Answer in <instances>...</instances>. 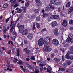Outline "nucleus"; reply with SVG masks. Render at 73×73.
I'll use <instances>...</instances> for the list:
<instances>
[{"instance_id": "35", "label": "nucleus", "mask_w": 73, "mask_h": 73, "mask_svg": "<svg viewBox=\"0 0 73 73\" xmlns=\"http://www.w3.org/2000/svg\"><path fill=\"white\" fill-rule=\"evenodd\" d=\"M50 7L51 9H54V6H53L50 5Z\"/></svg>"}, {"instance_id": "27", "label": "nucleus", "mask_w": 73, "mask_h": 73, "mask_svg": "<svg viewBox=\"0 0 73 73\" xmlns=\"http://www.w3.org/2000/svg\"><path fill=\"white\" fill-rule=\"evenodd\" d=\"M60 4H61L60 2H56L55 3V5H60Z\"/></svg>"}, {"instance_id": "34", "label": "nucleus", "mask_w": 73, "mask_h": 73, "mask_svg": "<svg viewBox=\"0 0 73 73\" xmlns=\"http://www.w3.org/2000/svg\"><path fill=\"white\" fill-rule=\"evenodd\" d=\"M58 32V29L57 28L55 29L54 30V32Z\"/></svg>"}, {"instance_id": "61", "label": "nucleus", "mask_w": 73, "mask_h": 73, "mask_svg": "<svg viewBox=\"0 0 73 73\" xmlns=\"http://www.w3.org/2000/svg\"><path fill=\"white\" fill-rule=\"evenodd\" d=\"M7 70H9V71H12V69H10L9 70V68H7Z\"/></svg>"}, {"instance_id": "3", "label": "nucleus", "mask_w": 73, "mask_h": 73, "mask_svg": "<svg viewBox=\"0 0 73 73\" xmlns=\"http://www.w3.org/2000/svg\"><path fill=\"white\" fill-rule=\"evenodd\" d=\"M52 43L54 45H55L56 46H57L59 44V42L58 40L54 39L52 41Z\"/></svg>"}, {"instance_id": "38", "label": "nucleus", "mask_w": 73, "mask_h": 73, "mask_svg": "<svg viewBox=\"0 0 73 73\" xmlns=\"http://www.w3.org/2000/svg\"><path fill=\"white\" fill-rule=\"evenodd\" d=\"M19 5V4H15L14 5V8H16L17 7H18Z\"/></svg>"}, {"instance_id": "8", "label": "nucleus", "mask_w": 73, "mask_h": 73, "mask_svg": "<svg viewBox=\"0 0 73 73\" xmlns=\"http://www.w3.org/2000/svg\"><path fill=\"white\" fill-rule=\"evenodd\" d=\"M58 25V24L56 21H54L51 23V25L53 27H54L57 26Z\"/></svg>"}, {"instance_id": "9", "label": "nucleus", "mask_w": 73, "mask_h": 73, "mask_svg": "<svg viewBox=\"0 0 73 73\" xmlns=\"http://www.w3.org/2000/svg\"><path fill=\"white\" fill-rule=\"evenodd\" d=\"M52 50V48H50L47 47L45 48V51L47 53H49Z\"/></svg>"}, {"instance_id": "5", "label": "nucleus", "mask_w": 73, "mask_h": 73, "mask_svg": "<svg viewBox=\"0 0 73 73\" xmlns=\"http://www.w3.org/2000/svg\"><path fill=\"white\" fill-rule=\"evenodd\" d=\"M24 26L23 25H20L19 27V32L21 33V31L24 29Z\"/></svg>"}, {"instance_id": "31", "label": "nucleus", "mask_w": 73, "mask_h": 73, "mask_svg": "<svg viewBox=\"0 0 73 73\" xmlns=\"http://www.w3.org/2000/svg\"><path fill=\"white\" fill-rule=\"evenodd\" d=\"M29 6V3L27 2L25 4V7H28Z\"/></svg>"}, {"instance_id": "22", "label": "nucleus", "mask_w": 73, "mask_h": 73, "mask_svg": "<svg viewBox=\"0 0 73 73\" xmlns=\"http://www.w3.org/2000/svg\"><path fill=\"white\" fill-rule=\"evenodd\" d=\"M34 12L35 13H39V10L38 9H35L34 10Z\"/></svg>"}, {"instance_id": "16", "label": "nucleus", "mask_w": 73, "mask_h": 73, "mask_svg": "<svg viewBox=\"0 0 73 73\" xmlns=\"http://www.w3.org/2000/svg\"><path fill=\"white\" fill-rule=\"evenodd\" d=\"M21 8L23 9V10H24V12H26V10H27V7H25L24 6H22L21 7Z\"/></svg>"}, {"instance_id": "25", "label": "nucleus", "mask_w": 73, "mask_h": 73, "mask_svg": "<svg viewBox=\"0 0 73 73\" xmlns=\"http://www.w3.org/2000/svg\"><path fill=\"white\" fill-rule=\"evenodd\" d=\"M50 10V8L48 7H46L45 11L46 12H48V11H49Z\"/></svg>"}, {"instance_id": "6", "label": "nucleus", "mask_w": 73, "mask_h": 73, "mask_svg": "<svg viewBox=\"0 0 73 73\" xmlns=\"http://www.w3.org/2000/svg\"><path fill=\"white\" fill-rule=\"evenodd\" d=\"M62 25L64 27H67V25H68V23L66 20H64L63 21Z\"/></svg>"}, {"instance_id": "47", "label": "nucleus", "mask_w": 73, "mask_h": 73, "mask_svg": "<svg viewBox=\"0 0 73 73\" xmlns=\"http://www.w3.org/2000/svg\"><path fill=\"white\" fill-rule=\"evenodd\" d=\"M61 51H62V52L63 53H64L65 52V49H61Z\"/></svg>"}, {"instance_id": "21", "label": "nucleus", "mask_w": 73, "mask_h": 73, "mask_svg": "<svg viewBox=\"0 0 73 73\" xmlns=\"http://www.w3.org/2000/svg\"><path fill=\"white\" fill-rule=\"evenodd\" d=\"M35 73H39V69L37 68H35Z\"/></svg>"}, {"instance_id": "28", "label": "nucleus", "mask_w": 73, "mask_h": 73, "mask_svg": "<svg viewBox=\"0 0 73 73\" xmlns=\"http://www.w3.org/2000/svg\"><path fill=\"white\" fill-rule=\"evenodd\" d=\"M69 24L70 25H73V20H71L69 22Z\"/></svg>"}, {"instance_id": "57", "label": "nucleus", "mask_w": 73, "mask_h": 73, "mask_svg": "<svg viewBox=\"0 0 73 73\" xmlns=\"http://www.w3.org/2000/svg\"><path fill=\"white\" fill-rule=\"evenodd\" d=\"M61 70L62 71H65V69H64V68H62L61 69Z\"/></svg>"}, {"instance_id": "26", "label": "nucleus", "mask_w": 73, "mask_h": 73, "mask_svg": "<svg viewBox=\"0 0 73 73\" xmlns=\"http://www.w3.org/2000/svg\"><path fill=\"white\" fill-rule=\"evenodd\" d=\"M49 16V15L46 14H43V17L44 18H45V17H47V16Z\"/></svg>"}, {"instance_id": "24", "label": "nucleus", "mask_w": 73, "mask_h": 73, "mask_svg": "<svg viewBox=\"0 0 73 73\" xmlns=\"http://www.w3.org/2000/svg\"><path fill=\"white\" fill-rule=\"evenodd\" d=\"M40 19H41V17H40V16H38L36 17V21H40Z\"/></svg>"}, {"instance_id": "56", "label": "nucleus", "mask_w": 73, "mask_h": 73, "mask_svg": "<svg viewBox=\"0 0 73 73\" xmlns=\"http://www.w3.org/2000/svg\"><path fill=\"white\" fill-rule=\"evenodd\" d=\"M39 66H41V67H42V66H44L43 65V64H39Z\"/></svg>"}, {"instance_id": "60", "label": "nucleus", "mask_w": 73, "mask_h": 73, "mask_svg": "<svg viewBox=\"0 0 73 73\" xmlns=\"http://www.w3.org/2000/svg\"><path fill=\"white\" fill-rule=\"evenodd\" d=\"M4 33H5L7 31V29L5 28V29H4Z\"/></svg>"}, {"instance_id": "12", "label": "nucleus", "mask_w": 73, "mask_h": 73, "mask_svg": "<svg viewBox=\"0 0 73 73\" xmlns=\"http://www.w3.org/2000/svg\"><path fill=\"white\" fill-rule=\"evenodd\" d=\"M24 50L27 54H29V53L30 52V50L27 48H24Z\"/></svg>"}, {"instance_id": "44", "label": "nucleus", "mask_w": 73, "mask_h": 73, "mask_svg": "<svg viewBox=\"0 0 73 73\" xmlns=\"http://www.w3.org/2000/svg\"><path fill=\"white\" fill-rule=\"evenodd\" d=\"M9 19H10L9 18L6 20V23H8V21H9Z\"/></svg>"}, {"instance_id": "42", "label": "nucleus", "mask_w": 73, "mask_h": 73, "mask_svg": "<svg viewBox=\"0 0 73 73\" xmlns=\"http://www.w3.org/2000/svg\"><path fill=\"white\" fill-rule=\"evenodd\" d=\"M31 60H35V57L34 56H32L31 57Z\"/></svg>"}, {"instance_id": "43", "label": "nucleus", "mask_w": 73, "mask_h": 73, "mask_svg": "<svg viewBox=\"0 0 73 73\" xmlns=\"http://www.w3.org/2000/svg\"><path fill=\"white\" fill-rule=\"evenodd\" d=\"M24 42L25 44H28V41L25 40H24Z\"/></svg>"}, {"instance_id": "33", "label": "nucleus", "mask_w": 73, "mask_h": 73, "mask_svg": "<svg viewBox=\"0 0 73 73\" xmlns=\"http://www.w3.org/2000/svg\"><path fill=\"white\" fill-rule=\"evenodd\" d=\"M36 25H37V27L38 28H40V24L38 23H36Z\"/></svg>"}, {"instance_id": "4", "label": "nucleus", "mask_w": 73, "mask_h": 73, "mask_svg": "<svg viewBox=\"0 0 73 73\" xmlns=\"http://www.w3.org/2000/svg\"><path fill=\"white\" fill-rule=\"evenodd\" d=\"M44 42L46 44H49L50 41V37L49 36L46 37L44 39Z\"/></svg>"}, {"instance_id": "13", "label": "nucleus", "mask_w": 73, "mask_h": 73, "mask_svg": "<svg viewBox=\"0 0 73 73\" xmlns=\"http://www.w3.org/2000/svg\"><path fill=\"white\" fill-rule=\"evenodd\" d=\"M52 17L55 19H58L59 18V15H52Z\"/></svg>"}, {"instance_id": "41", "label": "nucleus", "mask_w": 73, "mask_h": 73, "mask_svg": "<svg viewBox=\"0 0 73 73\" xmlns=\"http://www.w3.org/2000/svg\"><path fill=\"white\" fill-rule=\"evenodd\" d=\"M69 59H70V60H73V56L72 55V56H70V58Z\"/></svg>"}, {"instance_id": "1", "label": "nucleus", "mask_w": 73, "mask_h": 73, "mask_svg": "<svg viewBox=\"0 0 73 73\" xmlns=\"http://www.w3.org/2000/svg\"><path fill=\"white\" fill-rule=\"evenodd\" d=\"M73 34L71 33L69 35L68 38L66 40L67 42H68L70 43V42H71V43H73Z\"/></svg>"}, {"instance_id": "64", "label": "nucleus", "mask_w": 73, "mask_h": 73, "mask_svg": "<svg viewBox=\"0 0 73 73\" xmlns=\"http://www.w3.org/2000/svg\"><path fill=\"white\" fill-rule=\"evenodd\" d=\"M47 72H48L49 73H51V72H50V70H47Z\"/></svg>"}, {"instance_id": "15", "label": "nucleus", "mask_w": 73, "mask_h": 73, "mask_svg": "<svg viewBox=\"0 0 73 73\" xmlns=\"http://www.w3.org/2000/svg\"><path fill=\"white\" fill-rule=\"evenodd\" d=\"M68 13H70L72 12L73 11V8L72 7H70L69 9Z\"/></svg>"}, {"instance_id": "19", "label": "nucleus", "mask_w": 73, "mask_h": 73, "mask_svg": "<svg viewBox=\"0 0 73 73\" xmlns=\"http://www.w3.org/2000/svg\"><path fill=\"white\" fill-rule=\"evenodd\" d=\"M65 58H67V59H69L70 58L69 55L67 53L65 56Z\"/></svg>"}, {"instance_id": "54", "label": "nucleus", "mask_w": 73, "mask_h": 73, "mask_svg": "<svg viewBox=\"0 0 73 73\" xmlns=\"http://www.w3.org/2000/svg\"><path fill=\"white\" fill-rule=\"evenodd\" d=\"M58 11L59 12H60L61 11V7H59L58 8Z\"/></svg>"}, {"instance_id": "14", "label": "nucleus", "mask_w": 73, "mask_h": 73, "mask_svg": "<svg viewBox=\"0 0 73 73\" xmlns=\"http://www.w3.org/2000/svg\"><path fill=\"white\" fill-rule=\"evenodd\" d=\"M56 0H51L50 1V4H54L56 3Z\"/></svg>"}, {"instance_id": "17", "label": "nucleus", "mask_w": 73, "mask_h": 73, "mask_svg": "<svg viewBox=\"0 0 73 73\" xmlns=\"http://www.w3.org/2000/svg\"><path fill=\"white\" fill-rule=\"evenodd\" d=\"M66 64H67V65H70L71 64H72V61L67 60L66 62Z\"/></svg>"}, {"instance_id": "7", "label": "nucleus", "mask_w": 73, "mask_h": 73, "mask_svg": "<svg viewBox=\"0 0 73 73\" xmlns=\"http://www.w3.org/2000/svg\"><path fill=\"white\" fill-rule=\"evenodd\" d=\"M53 60L56 62V63H58L60 61V59L58 58H54Z\"/></svg>"}, {"instance_id": "45", "label": "nucleus", "mask_w": 73, "mask_h": 73, "mask_svg": "<svg viewBox=\"0 0 73 73\" xmlns=\"http://www.w3.org/2000/svg\"><path fill=\"white\" fill-rule=\"evenodd\" d=\"M31 36H32V34L30 33L28 34V35L27 36V37L28 38H29V37H31Z\"/></svg>"}, {"instance_id": "23", "label": "nucleus", "mask_w": 73, "mask_h": 73, "mask_svg": "<svg viewBox=\"0 0 73 73\" xmlns=\"http://www.w3.org/2000/svg\"><path fill=\"white\" fill-rule=\"evenodd\" d=\"M21 12H22V10L20 9H19L17 12V13H21Z\"/></svg>"}, {"instance_id": "40", "label": "nucleus", "mask_w": 73, "mask_h": 73, "mask_svg": "<svg viewBox=\"0 0 73 73\" xmlns=\"http://www.w3.org/2000/svg\"><path fill=\"white\" fill-rule=\"evenodd\" d=\"M35 1L38 4L40 3V0H35Z\"/></svg>"}, {"instance_id": "39", "label": "nucleus", "mask_w": 73, "mask_h": 73, "mask_svg": "<svg viewBox=\"0 0 73 73\" xmlns=\"http://www.w3.org/2000/svg\"><path fill=\"white\" fill-rule=\"evenodd\" d=\"M17 59L15 58L14 59V61L15 63H16V62H17Z\"/></svg>"}, {"instance_id": "58", "label": "nucleus", "mask_w": 73, "mask_h": 73, "mask_svg": "<svg viewBox=\"0 0 73 73\" xmlns=\"http://www.w3.org/2000/svg\"><path fill=\"white\" fill-rule=\"evenodd\" d=\"M70 50H72V51H73V46L71 47H70Z\"/></svg>"}, {"instance_id": "50", "label": "nucleus", "mask_w": 73, "mask_h": 73, "mask_svg": "<svg viewBox=\"0 0 73 73\" xmlns=\"http://www.w3.org/2000/svg\"><path fill=\"white\" fill-rule=\"evenodd\" d=\"M68 46L69 45H68V44H66L65 45L64 47H65V48H67V47H68Z\"/></svg>"}, {"instance_id": "52", "label": "nucleus", "mask_w": 73, "mask_h": 73, "mask_svg": "<svg viewBox=\"0 0 73 73\" xmlns=\"http://www.w3.org/2000/svg\"><path fill=\"white\" fill-rule=\"evenodd\" d=\"M58 52V50L57 49H55L54 50V52L55 53H56V52Z\"/></svg>"}, {"instance_id": "32", "label": "nucleus", "mask_w": 73, "mask_h": 73, "mask_svg": "<svg viewBox=\"0 0 73 73\" xmlns=\"http://www.w3.org/2000/svg\"><path fill=\"white\" fill-rule=\"evenodd\" d=\"M55 36H58V32H54Z\"/></svg>"}, {"instance_id": "2", "label": "nucleus", "mask_w": 73, "mask_h": 73, "mask_svg": "<svg viewBox=\"0 0 73 73\" xmlns=\"http://www.w3.org/2000/svg\"><path fill=\"white\" fill-rule=\"evenodd\" d=\"M38 44L39 46H42L44 44V41L43 38H40L38 41Z\"/></svg>"}, {"instance_id": "18", "label": "nucleus", "mask_w": 73, "mask_h": 73, "mask_svg": "<svg viewBox=\"0 0 73 73\" xmlns=\"http://www.w3.org/2000/svg\"><path fill=\"white\" fill-rule=\"evenodd\" d=\"M70 2H68L66 5V7L67 8H69V7H70Z\"/></svg>"}, {"instance_id": "53", "label": "nucleus", "mask_w": 73, "mask_h": 73, "mask_svg": "<svg viewBox=\"0 0 73 73\" xmlns=\"http://www.w3.org/2000/svg\"><path fill=\"white\" fill-rule=\"evenodd\" d=\"M35 15L34 14H33L31 16V17L32 18H33V19L34 18H35Z\"/></svg>"}, {"instance_id": "11", "label": "nucleus", "mask_w": 73, "mask_h": 73, "mask_svg": "<svg viewBox=\"0 0 73 73\" xmlns=\"http://www.w3.org/2000/svg\"><path fill=\"white\" fill-rule=\"evenodd\" d=\"M15 24H14L12 27H11V29L10 30V33H11L12 32H13V29H14V28H15Z\"/></svg>"}, {"instance_id": "55", "label": "nucleus", "mask_w": 73, "mask_h": 73, "mask_svg": "<svg viewBox=\"0 0 73 73\" xmlns=\"http://www.w3.org/2000/svg\"><path fill=\"white\" fill-rule=\"evenodd\" d=\"M70 30H71V31H73V27H70Z\"/></svg>"}, {"instance_id": "63", "label": "nucleus", "mask_w": 73, "mask_h": 73, "mask_svg": "<svg viewBox=\"0 0 73 73\" xmlns=\"http://www.w3.org/2000/svg\"><path fill=\"white\" fill-rule=\"evenodd\" d=\"M26 61H29V60H30V59L29 58H27L26 59Z\"/></svg>"}, {"instance_id": "48", "label": "nucleus", "mask_w": 73, "mask_h": 73, "mask_svg": "<svg viewBox=\"0 0 73 73\" xmlns=\"http://www.w3.org/2000/svg\"><path fill=\"white\" fill-rule=\"evenodd\" d=\"M62 58L63 61H65V58H64V55H63Z\"/></svg>"}, {"instance_id": "37", "label": "nucleus", "mask_w": 73, "mask_h": 73, "mask_svg": "<svg viewBox=\"0 0 73 73\" xmlns=\"http://www.w3.org/2000/svg\"><path fill=\"white\" fill-rule=\"evenodd\" d=\"M17 62L18 63V64L19 65H22V64H23V63L21 61H19Z\"/></svg>"}, {"instance_id": "30", "label": "nucleus", "mask_w": 73, "mask_h": 73, "mask_svg": "<svg viewBox=\"0 0 73 73\" xmlns=\"http://www.w3.org/2000/svg\"><path fill=\"white\" fill-rule=\"evenodd\" d=\"M35 23H33V30H34V29L35 30L36 29V27H35Z\"/></svg>"}, {"instance_id": "29", "label": "nucleus", "mask_w": 73, "mask_h": 73, "mask_svg": "<svg viewBox=\"0 0 73 73\" xmlns=\"http://www.w3.org/2000/svg\"><path fill=\"white\" fill-rule=\"evenodd\" d=\"M63 66L64 68H66V66H67V65H66V63H64L63 64Z\"/></svg>"}, {"instance_id": "46", "label": "nucleus", "mask_w": 73, "mask_h": 73, "mask_svg": "<svg viewBox=\"0 0 73 73\" xmlns=\"http://www.w3.org/2000/svg\"><path fill=\"white\" fill-rule=\"evenodd\" d=\"M51 57L52 58H53L54 57V54H52L51 55Z\"/></svg>"}, {"instance_id": "10", "label": "nucleus", "mask_w": 73, "mask_h": 73, "mask_svg": "<svg viewBox=\"0 0 73 73\" xmlns=\"http://www.w3.org/2000/svg\"><path fill=\"white\" fill-rule=\"evenodd\" d=\"M28 30L27 29H25L24 30L23 32V35L24 36V35H26L27 34H28Z\"/></svg>"}, {"instance_id": "36", "label": "nucleus", "mask_w": 73, "mask_h": 73, "mask_svg": "<svg viewBox=\"0 0 73 73\" xmlns=\"http://www.w3.org/2000/svg\"><path fill=\"white\" fill-rule=\"evenodd\" d=\"M7 7L8 5L7 4H4L3 5V7L5 8H7Z\"/></svg>"}, {"instance_id": "51", "label": "nucleus", "mask_w": 73, "mask_h": 73, "mask_svg": "<svg viewBox=\"0 0 73 73\" xmlns=\"http://www.w3.org/2000/svg\"><path fill=\"white\" fill-rule=\"evenodd\" d=\"M12 25H13V22L11 21V24L10 25V27H11L12 26Z\"/></svg>"}, {"instance_id": "59", "label": "nucleus", "mask_w": 73, "mask_h": 73, "mask_svg": "<svg viewBox=\"0 0 73 73\" xmlns=\"http://www.w3.org/2000/svg\"><path fill=\"white\" fill-rule=\"evenodd\" d=\"M13 34L14 35H16L17 33H16V32H15V31H14L13 32Z\"/></svg>"}, {"instance_id": "62", "label": "nucleus", "mask_w": 73, "mask_h": 73, "mask_svg": "<svg viewBox=\"0 0 73 73\" xmlns=\"http://www.w3.org/2000/svg\"><path fill=\"white\" fill-rule=\"evenodd\" d=\"M70 70L69 69H67L66 70V72H69Z\"/></svg>"}, {"instance_id": "49", "label": "nucleus", "mask_w": 73, "mask_h": 73, "mask_svg": "<svg viewBox=\"0 0 73 73\" xmlns=\"http://www.w3.org/2000/svg\"><path fill=\"white\" fill-rule=\"evenodd\" d=\"M42 64H43V66H45V65H46V63L45 62H43V63H42Z\"/></svg>"}, {"instance_id": "20", "label": "nucleus", "mask_w": 73, "mask_h": 73, "mask_svg": "<svg viewBox=\"0 0 73 73\" xmlns=\"http://www.w3.org/2000/svg\"><path fill=\"white\" fill-rule=\"evenodd\" d=\"M67 54L69 55L70 54H73V51L72 50L69 51L67 52Z\"/></svg>"}]
</instances>
